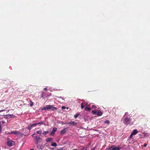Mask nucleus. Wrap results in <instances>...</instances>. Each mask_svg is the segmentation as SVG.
Wrapping results in <instances>:
<instances>
[{
    "label": "nucleus",
    "instance_id": "nucleus-1",
    "mask_svg": "<svg viewBox=\"0 0 150 150\" xmlns=\"http://www.w3.org/2000/svg\"><path fill=\"white\" fill-rule=\"evenodd\" d=\"M57 108L53 105H47L44 107L42 109V110H46L50 109L52 110H57Z\"/></svg>",
    "mask_w": 150,
    "mask_h": 150
},
{
    "label": "nucleus",
    "instance_id": "nucleus-2",
    "mask_svg": "<svg viewBox=\"0 0 150 150\" xmlns=\"http://www.w3.org/2000/svg\"><path fill=\"white\" fill-rule=\"evenodd\" d=\"M131 119L130 117H127L125 118L123 121L124 123L126 125L130 124Z\"/></svg>",
    "mask_w": 150,
    "mask_h": 150
},
{
    "label": "nucleus",
    "instance_id": "nucleus-3",
    "mask_svg": "<svg viewBox=\"0 0 150 150\" xmlns=\"http://www.w3.org/2000/svg\"><path fill=\"white\" fill-rule=\"evenodd\" d=\"M15 144L14 142L10 140L9 138H7V144L8 146H13Z\"/></svg>",
    "mask_w": 150,
    "mask_h": 150
},
{
    "label": "nucleus",
    "instance_id": "nucleus-4",
    "mask_svg": "<svg viewBox=\"0 0 150 150\" xmlns=\"http://www.w3.org/2000/svg\"><path fill=\"white\" fill-rule=\"evenodd\" d=\"M41 139L40 137L38 136H36L34 139V141L35 144H38L39 142V141Z\"/></svg>",
    "mask_w": 150,
    "mask_h": 150
},
{
    "label": "nucleus",
    "instance_id": "nucleus-5",
    "mask_svg": "<svg viewBox=\"0 0 150 150\" xmlns=\"http://www.w3.org/2000/svg\"><path fill=\"white\" fill-rule=\"evenodd\" d=\"M138 132V131H137V129H135L134 130L132 131V132L129 138L131 139L132 138V136L133 135H136Z\"/></svg>",
    "mask_w": 150,
    "mask_h": 150
},
{
    "label": "nucleus",
    "instance_id": "nucleus-6",
    "mask_svg": "<svg viewBox=\"0 0 150 150\" xmlns=\"http://www.w3.org/2000/svg\"><path fill=\"white\" fill-rule=\"evenodd\" d=\"M64 124H69L71 126H75L77 125V123L73 121H71L68 123H64Z\"/></svg>",
    "mask_w": 150,
    "mask_h": 150
},
{
    "label": "nucleus",
    "instance_id": "nucleus-7",
    "mask_svg": "<svg viewBox=\"0 0 150 150\" xmlns=\"http://www.w3.org/2000/svg\"><path fill=\"white\" fill-rule=\"evenodd\" d=\"M36 125L37 124H35V123L30 124L28 126V130H30L33 127H35Z\"/></svg>",
    "mask_w": 150,
    "mask_h": 150
},
{
    "label": "nucleus",
    "instance_id": "nucleus-8",
    "mask_svg": "<svg viewBox=\"0 0 150 150\" xmlns=\"http://www.w3.org/2000/svg\"><path fill=\"white\" fill-rule=\"evenodd\" d=\"M11 133L13 134H18V135H20L21 134V132H19L16 131H12L11 132Z\"/></svg>",
    "mask_w": 150,
    "mask_h": 150
},
{
    "label": "nucleus",
    "instance_id": "nucleus-9",
    "mask_svg": "<svg viewBox=\"0 0 150 150\" xmlns=\"http://www.w3.org/2000/svg\"><path fill=\"white\" fill-rule=\"evenodd\" d=\"M37 149H38L40 150V149H43L44 148V146L43 145H41V144H37Z\"/></svg>",
    "mask_w": 150,
    "mask_h": 150
},
{
    "label": "nucleus",
    "instance_id": "nucleus-10",
    "mask_svg": "<svg viewBox=\"0 0 150 150\" xmlns=\"http://www.w3.org/2000/svg\"><path fill=\"white\" fill-rule=\"evenodd\" d=\"M67 128H64L63 129H62L60 131V134H64L67 131Z\"/></svg>",
    "mask_w": 150,
    "mask_h": 150
},
{
    "label": "nucleus",
    "instance_id": "nucleus-11",
    "mask_svg": "<svg viewBox=\"0 0 150 150\" xmlns=\"http://www.w3.org/2000/svg\"><path fill=\"white\" fill-rule=\"evenodd\" d=\"M6 116L7 118H10L15 117V116L13 114H8L6 115Z\"/></svg>",
    "mask_w": 150,
    "mask_h": 150
},
{
    "label": "nucleus",
    "instance_id": "nucleus-12",
    "mask_svg": "<svg viewBox=\"0 0 150 150\" xmlns=\"http://www.w3.org/2000/svg\"><path fill=\"white\" fill-rule=\"evenodd\" d=\"M41 98L43 99H45V98L46 97H47V96H46L45 94L43 92L41 93Z\"/></svg>",
    "mask_w": 150,
    "mask_h": 150
},
{
    "label": "nucleus",
    "instance_id": "nucleus-13",
    "mask_svg": "<svg viewBox=\"0 0 150 150\" xmlns=\"http://www.w3.org/2000/svg\"><path fill=\"white\" fill-rule=\"evenodd\" d=\"M46 141L47 142H52L53 141V139L51 138H48L46 139Z\"/></svg>",
    "mask_w": 150,
    "mask_h": 150
},
{
    "label": "nucleus",
    "instance_id": "nucleus-14",
    "mask_svg": "<svg viewBox=\"0 0 150 150\" xmlns=\"http://www.w3.org/2000/svg\"><path fill=\"white\" fill-rule=\"evenodd\" d=\"M113 146L114 150H120L122 148L120 146L116 147L115 146Z\"/></svg>",
    "mask_w": 150,
    "mask_h": 150
},
{
    "label": "nucleus",
    "instance_id": "nucleus-15",
    "mask_svg": "<svg viewBox=\"0 0 150 150\" xmlns=\"http://www.w3.org/2000/svg\"><path fill=\"white\" fill-rule=\"evenodd\" d=\"M103 114V112L100 111H98L97 112L96 115L98 116H101Z\"/></svg>",
    "mask_w": 150,
    "mask_h": 150
},
{
    "label": "nucleus",
    "instance_id": "nucleus-16",
    "mask_svg": "<svg viewBox=\"0 0 150 150\" xmlns=\"http://www.w3.org/2000/svg\"><path fill=\"white\" fill-rule=\"evenodd\" d=\"M57 130V128L55 127H54L53 128V130L52 131L51 133L52 134H54L55 133V132Z\"/></svg>",
    "mask_w": 150,
    "mask_h": 150
},
{
    "label": "nucleus",
    "instance_id": "nucleus-17",
    "mask_svg": "<svg viewBox=\"0 0 150 150\" xmlns=\"http://www.w3.org/2000/svg\"><path fill=\"white\" fill-rule=\"evenodd\" d=\"M51 145L52 146L56 147L57 146V145L56 143L54 142L51 144Z\"/></svg>",
    "mask_w": 150,
    "mask_h": 150
},
{
    "label": "nucleus",
    "instance_id": "nucleus-18",
    "mask_svg": "<svg viewBox=\"0 0 150 150\" xmlns=\"http://www.w3.org/2000/svg\"><path fill=\"white\" fill-rule=\"evenodd\" d=\"M35 124H37V125L38 124H42L44 125L45 123H44V122L41 121V122H38V123H35Z\"/></svg>",
    "mask_w": 150,
    "mask_h": 150
},
{
    "label": "nucleus",
    "instance_id": "nucleus-19",
    "mask_svg": "<svg viewBox=\"0 0 150 150\" xmlns=\"http://www.w3.org/2000/svg\"><path fill=\"white\" fill-rule=\"evenodd\" d=\"M85 110H91V108L88 107H86L85 108Z\"/></svg>",
    "mask_w": 150,
    "mask_h": 150
},
{
    "label": "nucleus",
    "instance_id": "nucleus-20",
    "mask_svg": "<svg viewBox=\"0 0 150 150\" xmlns=\"http://www.w3.org/2000/svg\"><path fill=\"white\" fill-rule=\"evenodd\" d=\"M104 123L105 124H107L108 125H109L110 123V121L108 120H107L105 121Z\"/></svg>",
    "mask_w": 150,
    "mask_h": 150
},
{
    "label": "nucleus",
    "instance_id": "nucleus-21",
    "mask_svg": "<svg viewBox=\"0 0 150 150\" xmlns=\"http://www.w3.org/2000/svg\"><path fill=\"white\" fill-rule=\"evenodd\" d=\"M108 149H110V150H114L113 146H112L110 147Z\"/></svg>",
    "mask_w": 150,
    "mask_h": 150
},
{
    "label": "nucleus",
    "instance_id": "nucleus-22",
    "mask_svg": "<svg viewBox=\"0 0 150 150\" xmlns=\"http://www.w3.org/2000/svg\"><path fill=\"white\" fill-rule=\"evenodd\" d=\"M49 133V132L47 131H44L43 132L42 134H48Z\"/></svg>",
    "mask_w": 150,
    "mask_h": 150
},
{
    "label": "nucleus",
    "instance_id": "nucleus-23",
    "mask_svg": "<svg viewBox=\"0 0 150 150\" xmlns=\"http://www.w3.org/2000/svg\"><path fill=\"white\" fill-rule=\"evenodd\" d=\"M97 110H93L92 111V112L93 114H97Z\"/></svg>",
    "mask_w": 150,
    "mask_h": 150
},
{
    "label": "nucleus",
    "instance_id": "nucleus-24",
    "mask_svg": "<svg viewBox=\"0 0 150 150\" xmlns=\"http://www.w3.org/2000/svg\"><path fill=\"white\" fill-rule=\"evenodd\" d=\"M84 149V147L81 146V147L80 150H83ZM72 150H77L76 149H73Z\"/></svg>",
    "mask_w": 150,
    "mask_h": 150
},
{
    "label": "nucleus",
    "instance_id": "nucleus-25",
    "mask_svg": "<svg viewBox=\"0 0 150 150\" xmlns=\"http://www.w3.org/2000/svg\"><path fill=\"white\" fill-rule=\"evenodd\" d=\"M37 134H40L42 132L40 130L37 131L36 132Z\"/></svg>",
    "mask_w": 150,
    "mask_h": 150
},
{
    "label": "nucleus",
    "instance_id": "nucleus-26",
    "mask_svg": "<svg viewBox=\"0 0 150 150\" xmlns=\"http://www.w3.org/2000/svg\"><path fill=\"white\" fill-rule=\"evenodd\" d=\"M30 106H32L33 105V103L31 101H30Z\"/></svg>",
    "mask_w": 150,
    "mask_h": 150
},
{
    "label": "nucleus",
    "instance_id": "nucleus-27",
    "mask_svg": "<svg viewBox=\"0 0 150 150\" xmlns=\"http://www.w3.org/2000/svg\"><path fill=\"white\" fill-rule=\"evenodd\" d=\"M81 109H83V108L84 107V106L83 105V103H81Z\"/></svg>",
    "mask_w": 150,
    "mask_h": 150
},
{
    "label": "nucleus",
    "instance_id": "nucleus-28",
    "mask_svg": "<svg viewBox=\"0 0 150 150\" xmlns=\"http://www.w3.org/2000/svg\"><path fill=\"white\" fill-rule=\"evenodd\" d=\"M79 115V114H76L75 115H74V117L75 118H77L78 117V116Z\"/></svg>",
    "mask_w": 150,
    "mask_h": 150
},
{
    "label": "nucleus",
    "instance_id": "nucleus-29",
    "mask_svg": "<svg viewBox=\"0 0 150 150\" xmlns=\"http://www.w3.org/2000/svg\"><path fill=\"white\" fill-rule=\"evenodd\" d=\"M126 115H127V116H129V115H128V113L127 112H126L125 113V115L124 116H125Z\"/></svg>",
    "mask_w": 150,
    "mask_h": 150
},
{
    "label": "nucleus",
    "instance_id": "nucleus-30",
    "mask_svg": "<svg viewBox=\"0 0 150 150\" xmlns=\"http://www.w3.org/2000/svg\"><path fill=\"white\" fill-rule=\"evenodd\" d=\"M62 109H64L66 108V107L64 106H63L62 107Z\"/></svg>",
    "mask_w": 150,
    "mask_h": 150
},
{
    "label": "nucleus",
    "instance_id": "nucleus-31",
    "mask_svg": "<svg viewBox=\"0 0 150 150\" xmlns=\"http://www.w3.org/2000/svg\"><path fill=\"white\" fill-rule=\"evenodd\" d=\"M144 147H146L147 146V144H144Z\"/></svg>",
    "mask_w": 150,
    "mask_h": 150
},
{
    "label": "nucleus",
    "instance_id": "nucleus-32",
    "mask_svg": "<svg viewBox=\"0 0 150 150\" xmlns=\"http://www.w3.org/2000/svg\"><path fill=\"white\" fill-rule=\"evenodd\" d=\"M5 110H0V112H2V111H4Z\"/></svg>",
    "mask_w": 150,
    "mask_h": 150
},
{
    "label": "nucleus",
    "instance_id": "nucleus-33",
    "mask_svg": "<svg viewBox=\"0 0 150 150\" xmlns=\"http://www.w3.org/2000/svg\"><path fill=\"white\" fill-rule=\"evenodd\" d=\"M1 122H2V124H4V123H5V122H4V121H2Z\"/></svg>",
    "mask_w": 150,
    "mask_h": 150
},
{
    "label": "nucleus",
    "instance_id": "nucleus-34",
    "mask_svg": "<svg viewBox=\"0 0 150 150\" xmlns=\"http://www.w3.org/2000/svg\"><path fill=\"white\" fill-rule=\"evenodd\" d=\"M1 125H0V131H1Z\"/></svg>",
    "mask_w": 150,
    "mask_h": 150
},
{
    "label": "nucleus",
    "instance_id": "nucleus-35",
    "mask_svg": "<svg viewBox=\"0 0 150 150\" xmlns=\"http://www.w3.org/2000/svg\"><path fill=\"white\" fill-rule=\"evenodd\" d=\"M44 90H47V88H44Z\"/></svg>",
    "mask_w": 150,
    "mask_h": 150
},
{
    "label": "nucleus",
    "instance_id": "nucleus-36",
    "mask_svg": "<svg viewBox=\"0 0 150 150\" xmlns=\"http://www.w3.org/2000/svg\"><path fill=\"white\" fill-rule=\"evenodd\" d=\"M35 133H34V134H33L32 135V137H33V136H34V135H35Z\"/></svg>",
    "mask_w": 150,
    "mask_h": 150
},
{
    "label": "nucleus",
    "instance_id": "nucleus-37",
    "mask_svg": "<svg viewBox=\"0 0 150 150\" xmlns=\"http://www.w3.org/2000/svg\"><path fill=\"white\" fill-rule=\"evenodd\" d=\"M94 149H95V148H93V149H91V150H94Z\"/></svg>",
    "mask_w": 150,
    "mask_h": 150
},
{
    "label": "nucleus",
    "instance_id": "nucleus-38",
    "mask_svg": "<svg viewBox=\"0 0 150 150\" xmlns=\"http://www.w3.org/2000/svg\"><path fill=\"white\" fill-rule=\"evenodd\" d=\"M30 150H34V149H30Z\"/></svg>",
    "mask_w": 150,
    "mask_h": 150
},
{
    "label": "nucleus",
    "instance_id": "nucleus-39",
    "mask_svg": "<svg viewBox=\"0 0 150 150\" xmlns=\"http://www.w3.org/2000/svg\"><path fill=\"white\" fill-rule=\"evenodd\" d=\"M67 109H68V108L67 107Z\"/></svg>",
    "mask_w": 150,
    "mask_h": 150
},
{
    "label": "nucleus",
    "instance_id": "nucleus-40",
    "mask_svg": "<svg viewBox=\"0 0 150 150\" xmlns=\"http://www.w3.org/2000/svg\"><path fill=\"white\" fill-rule=\"evenodd\" d=\"M85 150H86V149H85Z\"/></svg>",
    "mask_w": 150,
    "mask_h": 150
},
{
    "label": "nucleus",
    "instance_id": "nucleus-41",
    "mask_svg": "<svg viewBox=\"0 0 150 150\" xmlns=\"http://www.w3.org/2000/svg\"><path fill=\"white\" fill-rule=\"evenodd\" d=\"M58 150H60V149H59Z\"/></svg>",
    "mask_w": 150,
    "mask_h": 150
}]
</instances>
